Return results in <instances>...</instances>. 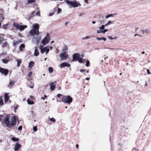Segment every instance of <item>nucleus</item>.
I'll list each match as a JSON object with an SVG mask.
<instances>
[{
	"mask_svg": "<svg viewBox=\"0 0 151 151\" xmlns=\"http://www.w3.org/2000/svg\"><path fill=\"white\" fill-rule=\"evenodd\" d=\"M17 117L14 116L11 119V121L10 122V116L7 115L5 118L4 119L3 122L7 127L11 128L16 124Z\"/></svg>",
	"mask_w": 151,
	"mask_h": 151,
	"instance_id": "1",
	"label": "nucleus"
},
{
	"mask_svg": "<svg viewBox=\"0 0 151 151\" xmlns=\"http://www.w3.org/2000/svg\"><path fill=\"white\" fill-rule=\"evenodd\" d=\"M39 25L37 24H35L33 25V28L29 32V34L32 36L38 35L39 34Z\"/></svg>",
	"mask_w": 151,
	"mask_h": 151,
	"instance_id": "2",
	"label": "nucleus"
},
{
	"mask_svg": "<svg viewBox=\"0 0 151 151\" xmlns=\"http://www.w3.org/2000/svg\"><path fill=\"white\" fill-rule=\"evenodd\" d=\"M73 101L72 97L70 96H63L61 99V101L62 102L68 104H70Z\"/></svg>",
	"mask_w": 151,
	"mask_h": 151,
	"instance_id": "3",
	"label": "nucleus"
},
{
	"mask_svg": "<svg viewBox=\"0 0 151 151\" xmlns=\"http://www.w3.org/2000/svg\"><path fill=\"white\" fill-rule=\"evenodd\" d=\"M66 3L69 5V7L71 8V7L75 8L77 7L79 5V4L76 1H70L68 0L66 1Z\"/></svg>",
	"mask_w": 151,
	"mask_h": 151,
	"instance_id": "4",
	"label": "nucleus"
},
{
	"mask_svg": "<svg viewBox=\"0 0 151 151\" xmlns=\"http://www.w3.org/2000/svg\"><path fill=\"white\" fill-rule=\"evenodd\" d=\"M50 36L48 33H47V35L44 39L42 40V43L43 45H45L47 43L49 42L50 40Z\"/></svg>",
	"mask_w": 151,
	"mask_h": 151,
	"instance_id": "5",
	"label": "nucleus"
},
{
	"mask_svg": "<svg viewBox=\"0 0 151 151\" xmlns=\"http://www.w3.org/2000/svg\"><path fill=\"white\" fill-rule=\"evenodd\" d=\"M60 57L61 60H65L67 59L68 58V52L65 51L64 52L60 53Z\"/></svg>",
	"mask_w": 151,
	"mask_h": 151,
	"instance_id": "6",
	"label": "nucleus"
},
{
	"mask_svg": "<svg viewBox=\"0 0 151 151\" xmlns=\"http://www.w3.org/2000/svg\"><path fill=\"white\" fill-rule=\"evenodd\" d=\"M14 26L17 29H19L20 31L23 30L25 29L27 27V26L26 25H20L17 23H14Z\"/></svg>",
	"mask_w": 151,
	"mask_h": 151,
	"instance_id": "7",
	"label": "nucleus"
},
{
	"mask_svg": "<svg viewBox=\"0 0 151 151\" xmlns=\"http://www.w3.org/2000/svg\"><path fill=\"white\" fill-rule=\"evenodd\" d=\"M33 37L32 39V41L35 44H37L38 43L40 40L41 39V36L38 35L33 36Z\"/></svg>",
	"mask_w": 151,
	"mask_h": 151,
	"instance_id": "8",
	"label": "nucleus"
},
{
	"mask_svg": "<svg viewBox=\"0 0 151 151\" xmlns=\"http://www.w3.org/2000/svg\"><path fill=\"white\" fill-rule=\"evenodd\" d=\"M9 71L7 69H5L2 68H0V73L4 76H6L7 75Z\"/></svg>",
	"mask_w": 151,
	"mask_h": 151,
	"instance_id": "9",
	"label": "nucleus"
},
{
	"mask_svg": "<svg viewBox=\"0 0 151 151\" xmlns=\"http://www.w3.org/2000/svg\"><path fill=\"white\" fill-rule=\"evenodd\" d=\"M0 44L1 45L2 47L3 48L8 45V43L5 40L2 39L0 40Z\"/></svg>",
	"mask_w": 151,
	"mask_h": 151,
	"instance_id": "10",
	"label": "nucleus"
},
{
	"mask_svg": "<svg viewBox=\"0 0 151 151\" xmlns=\"http://www.w3.org/2000/svg\"><path fill=\"white\" fill-rule=\"evenodd\" d=\"M80 54L78 53H75L73 55V60L74 61H77L79 58Z\"/></svg>",
	"mask_w": 151,
	"mask_h": 151,
	"instance_id": "11",
	"label": "nucleus"
},
{
	"mask_svg": "<svg viewBox=\"0 0 151 151\" xmlns=\"http://www.w3.org/2000/svg\"><path fill=\"white\" fill-rule=\"evenodd\" d=\"M56 84V82L55 81L52 82L50 84V89L51 91H53L54 90L55 87V85Z\"/></svg>",
	"mask_w": 151,
	"mask_h": 151,
	"instance_id": "12",
	"label": "nucleus"
},
{
	"mask_svg": "<svg viewBox=\"0 0 151 151\" xmlns=\"http://www.w3.org/2000/svg\"><path fill=\"white\" fill-rule=\"evenodd\" d=\"M21 145L17 142L15 145L14 150L15 151H18L21 148Z\"/></svg>",
	"mask_w": 151,
	"mask_h": 151,
	"instance_id": "13",
	"label": "nucleus"
},
{
	"mask_svg": "<svg viewBox=\"0 0 151 151\" xmlns=\"http://www.w3.org/2000/svg\"><path fill=\"white\" fill-rule=\"evenodd\" d=\"M70 64L67 62H64L61 63L60 65V68H63L65 67H69L70 66Z\"/></svg>",
	"mask_w": 151,
	"mask_h": 151,
	"instance_id": "14",
	"label": "nucleus"
},
{
	"mask_svg": "<svg viewBox=\"0 0 151 151\" xmlns=\"http://www.w3.org/2000/svg\"><path fill=\"white\" fill-rule=\"evenodd\" d=\"M140 31L144 34L150 33V30L149 29H147L145 30L142 29Z\"/></svg>",
	"mask_w": 151,
	"mask_h": 151,
	"instance_id": "15",
	"label": "nucleus"
},
{
	"mask_svg": "<svg viewBox=\"0 0 151 151\" xmlns=\"http://www.w3.org/2000/svg\"><path fill=\"white\" fill-rule=\"evenodd\" d=\"M44 49L43 50V52L42 53H41L42 54H43L44 53V52H45V54L47 55L49 51V48L48 47H45L43 48Z\"/></svg>",
	"mask_w": 151,
	"mask_h": 151,
	"instance_id": "16",
	"label": "nucleus"
},
{
	"mask_svg": "<svg viewBox=\"0 0 151 151\" xmlns=\"http://www.w3.org/2000/svg\"><path fill=\"white\" fill-rule=\"evenodd\" d=\"M9 57H7L6 58L3 59L2 60V62L4 63H7L9 61Z\"/></svg>",
	"mask_w": 151,
	"mask_h": 151,
	"instance_id": "17",
	"label": "nucleus"
},
{
	"mask_svg": "<svg viewBox=\"0 0 151 151\" xmlns=\"http://www.w3.org/2000/svg\"><path fill=\"white\" fill-rule=\"evenodd\" d=\"M39 52L37 49L36 47H35V52L34 53V55L36 56H37L39 55Z\"/></svg>",
	"mask_w": 151,
	"mask_h": 151,
	"instance_id": "18",
	"label": "nucleus"
},
{
	"mask_svg": "<svg viewBox=\"0 0 151 151\" xmlns=\"http://www.w3.org/2000/svg\"><path fill=\"white\" fill-rule=\"evenodd\" d=\"M4 101L5 102H7L9 99V96H8V93H6L4 94Z\"/></svg>",
	"mask_w": 151,
	"mask_h": 151,
	"instance_id": "19",
	"label": "nucleus"
},
{
	"mask_svg": "<svg viewBox=\"0 0 151 151\" xmlns=\"http://www.w3.org/2000/svg\"><path fill=\"white\" fill-rule=\"evenodd\" d=\"M34 62L33 61H31L29 63L28 67L31 68L34 65Z\"/></svg>",
	"mask_w": 151,
	"mask_h": 151,
	"instance_id": "20",
	"label": "nucleus"
},
{
	"mask_svg": "<svg viewBox=\"0 0 151 151\" xmlns=\"http://www.w3.org/2000/svg\"><path fill=\"white\" fill-rule=\"evenodd\" d=\"M25 47V45L23 44H21L19 47V50L20 51H22L23 50V48Z\"/></svg>",
	"mask_w": 151,
	"mask_h": 151,
	"instance_id": "21",
	"label": "nucleus"
},
{
	"mask_svg": "<svg viewBox=\"0 0 151 151\" xmlns=\"http://www.w3.org/2000/svg\"><path fill=\"white\" fill-rule=\"evenodd\" d=\"M27 102L29 104L32 105L34 103V102L33 101H31L29 99H27Z\"/></svg>",
	"mask_w": 151,
	"mask_h": 151,
	"instance_id": "22",
	"label": "nucleus"
},
{
	"mask_svg": "<svg viewBox=\"0 0 151 151\" xmlns=\"http://www.w3.org/2000/svg\"><path fill=\"white\" fill-rule=\"evenodd\" d=\"M17 66L18 67L19 66L22 62V60L21 59H18L17 60Z\"/></svg>",
	"mask_w": 151,
	"mask_h": 151,
	"instance_id": "23",
	"label": "nucleus"
},
{
	"mask_svg": "<svg viewBox=\"0 0 151 151\" xmlns=\"http://www.w3.org/2000/svg\"><path fill=\"white\" fill-rule=\"evenodd\" d=\"M14 81H13L10 80V81L9 83V85H8V87H9V86L13 85L14 83Z\"/></svg>",
	"mask_w": 151,
	"mask_h": 151,
	"instance_id": "24",
	"label": "nucleus"
},
{
	"mask_svg": "<svg viewBox=\"0 0 151 151\" xmlns=\"http://www.w3.org/2000/svg\"><path fill=\"white\" fill-rule=\"evenodd\" d=\"M11 139L14 142H18L19 140V139L18 138H16L14 137H12L11 138Z\"/></svg>",
	"mask_w": 151,
	"mask_h": 151,
	"instance_id": "25",
	"label": "nucleus"
},
{
	"mask_svg": "<svg viewBox=\"0 0 151 151\" xmlns=\"http://www.w3.org/2000/svg\"><path fill=\"white\" fill-rule=\"evenodd\" d=\"M19 43V41H14L13 42V46H15L16 45H18Z\"/></svg>",
	"mask_w": 151,
	"mask_h": 151,
	"instance_id": "26",
	"label": "nucleus"
},
{
	"mask_svg": "<svg viewBox=\"0 0 151 151\" xmlns=\"http://www.w3.org/2000/svg\"><path fill=\"white\" fill-rule=\"evenodd\" d=\"M49 72L50 73H52L53 71V69L52 67H50L48 68Z\"/></svg>",
	"mask_w": 151,
	"mask_h": 151,
	"instance_id": "27",
	"label": "nucleus"
},
{
	"mask_svg": "<svg viewBox=\"0 0 151 151\" xmlns=\"http://www.w3.org/2000/svg\"><path fill=\"white\" fill-rule=\"evenodd\" d=\"M82 58L83 56L82 55H81L80 56L79 58L78 59V60L79 62L80 63H82Z\"/></svg>",
	"mask_w": 151,
	"mask_h": 151,
	"instance_id": "28",
	"label": "nucleus"
},
{
	"mask_svg": "<svg viewBox=\"0 0 151 151\" xmlns=\"http://www.w3.org/2000/svg\"><path fill=\"white\" fill-rule=\"evenodd\" d=\"M43 45H40L39 47V48L40 50V52L41 53H42L43 52V50L44 49Z\"/></svg>",
	"mask_w": 151,
	"mask_h": 151,
	"instance_id": "29",
	"label": "nucleus"
},
{
	"mask_svg": "<svg viewBox=\"0 0 151 151\" xmlns=\"http://www.w3.org/2000/svg\"><path fill=\"white\" fill-rule=\"evenodd\" d=\"M8 24H4L2 25V28L4 29H6L8 28Z\"/></svg>",
	"mask_w": 151,
	"mask_h": 151,
	"instance_id": "30",
	"label": "nucleus"
},
{
	"mask_svg": "<svg viewBox=\"0 0 151 151\" xmlns=\"http://www.w3.org/2000/svg\"><path fill=\"white\" fill-rule=\"evenodd\" d=\"M96 39L98 40H103L104 41H106V39L105 37H101V38L97 37Z\"/></svg>",
	"mask_w": 151,
	"mask_h": 151,
	"instance_id": "31",
	"label": "nucleus"
},
{
	"mask_svg": "<svg viewBox=\"0 0 151 151\" xmlns=\"http://www.w3.org/2000/svg\"><path fill=\"white\" fill-rule=\"evenodd\" d=\"M68 49V48L67 46L65 45H64V46H63V48L62 50L63 51H64V50H67Z\"/></svg>",
	"mask_w": 151,
	"mask_h": 151,
	"instance_id": "32",
	"label": "nucleus"
},
{
	"mask_svg": "<svg viewBox=\"0 0 151 151\" xmlns=\"http://www.w3.org/2000/svg\"><path fill=\"white\" fill-rule=\"evenodd\" d=\"M49 119L50 120L51 122H55L56 121L55 119L53 118H49Z\"/></svg>",
	"mask_w": 151,
	"mask_h": 151,
	"instance_id": "33",
	"label": "nucleus"
},
{
	"mask_svg": "<svg viewBox=\"0 0 151 151\" xmlns=\"http://www.w3.org/2000/svg\"><path fill=\"white\" fill-rule=\"evenodd\" d=\"M105 28V25H102L101 26L99 27V29L101 30H103Z\"/></svg>",
	"mask_w": 151,
	"mask_h": 151,
	"instance_id": "34",
	"label": "nucleus"
},
{
	"mask_svg": "<svg viewBox=\"0 0 151 151\" xmlns=\"http://www.w3.org/2000/svg\"><path fill=\"white\" fill-rule=\"evenodd\" d=\"M89 38H90V37L89 36H86V37L82 38V40H86V39H89Z\"/></svg>",
	"mask_w": 151,
	"mask_h": 151,
	"instance_id": "35",
	"label": "nucleus"
},
{
	"mask_svg": "<svg viewBox=\"0 0 151 151\" xmlns=\"http://www.w3.org/2000/svg\"><path fill=\"white\" fill-rule=\"evenodd\" d=\"M89 62L88 60H87L86 61V66L88 67L89 66Z\"/></svg>",
	"mask_w": 151,
	"mask_h": 151,
	"instance_id": "36",
	"label": "nucleus"
},
{
	"mask_svg": "<svg viewBox=\"0 0 151 151\" xmlns=\"http://www.w3.org/2000/svg\"><path fill=\"white\" fill-rule=\"evenodd\" d=\"M35 1L34 0H28V3H31L34 2Z\"/></svg>",
	"mask_w": 151,
	"mask_h": 151,
	"instance_id": "37",
	"label": "nucleus"
},
{
	"mask_svg": "<svg viewBox=\"0 0 151 151\" xmlns=\"http://www.w3.org/2000/svg\"><path fill=\"white\" fill-rule=\"evenodd\" d=\"M33 131L34 132H36L37 130V126L34 127L33 128Z\"/></svg>",
	"mask_w": 151,
	"mask_h": 151,
	"instance_id": "38",
	"label": "nucleus"
},
{
	"mask_svg": "<svg viewBox=\"0 0 151 151\" xmlns=\"http://www.w3.org/2000/svg\"><path fill=\"white\" fill-rule=\"evenodd\" d=\"M61 12V9L60 8H58V9L57 13L59 14V13H60Z\"/></svg>",
	"mask_w": 151,
	"mask_h": 151,
	"instance_id": "39",
	"label": "nucleus"
},
{
	"mask_svg": "<svg viewBox=\"0 0 151 151\" xmlns=\"http://www.w3.org/2000/svg\"><path fill=\"white\" fill-rule=\"evenodd\" d=\"M32 72H30L29 74H28L27 75V76L29 77H30V76H31L32 75Z\"/></svg>",
	"mask_w": 151,
	"mask_h": 151,
	"instance_id": "40",
	"label": "nucleus"
},
{
	"mask_svg": "<svg viewBox=\"0 0 151 151\" xmlns=\"http://www.w3.org/2000/svg\"><path fill=\"white\" fill-rule=\"evenodd\" d=\"M114 23V21H109L107 23L109 25L110 24H113Z\"/></svg>",
	"mask_w": 151,
	"mask_h": 151,
	"instance_id": "41",
	"label": "nucleus"
},
{
	"mask_svg": "<svg viewBox=\"0 0 151 151\" xmlns=\"http://www.w3.org/2000/svg\"><path fill=\"white\" fill-rule=\"evenodd\" d=\"M108 30L107 29H105L104 30H102V33L104 34L105 33V32L107 31Z\"/></svg>",
	"mask_w": 151,
	"mask_h": 151,
	"instance_id": "42",
	"label": "nucleus"
},
{
	"mask_svg": "<svg viewBox=\"0 0 151 151\" xmlns=\"http://www.w3.org/2000/svg\"><path fill=\"white\" fill-rule=\"evenodd\" d=\"M22 129V126L21 125H20L19 126L18 128V129L19 130H21Z\"/></svg>",
	"mask_w": 151,
	"mask_h": 151,
	"instance_id": "43",
	"label": "nucleus"
},
{
	"mask_svg": "<svg viewBox=\"0 0 151 151\" xmlns=\"http://www.w3.org/2000/svg\"><path fill=\"white\" fill-rule=\"evenodd\" d=\"M62 96V95L61 94H60V93H58V94L57 95V96L58 97V98H60V97H61V96Z\"/></svg>",
	"mask_w": 151,
	"mask_h": 151,
	"instance_id": "44",
	"label": "nucleus"
},
{
	"mask_svg": "<svg viewBox=\"0 0 151 151\" xmlns=\"http://www.w3.org/2000/svg\"><path fill=\"white\" fill-rule=\"evenodd\" d=\"M6 53H2L0 54V56H4V55L6 54Z\"/></svg>",
	"mask_w": 151,
	"mask_h": 151,
	"instance_id": "45",
	"label": "nucleus"
},
{
	"mask_svg": "<svg viewBox=\"0 0 151 151\" xmlns=\"http://www.w3.org/2000/svg\"><path fill=\"white\" fill-rule=\"evenodd\" d=\"M115 14H109L108 15H109V17H113V15H115Z\"/></svg>",
	"mask_w": 151,
	"mask_h": 151,
	"instance_id": "46",
	"label": "nucleus"
},
{
	"mask_svg": "<svg viewBox=\"0 0 151 151\" xmlns=\"http://www.w3.org/2000/svg\"><path fill=\"white\" fill-rule=\"evenodd\" d=\"M4 104V103L3 101L1 100L0 101V105H3Z\"/></svg>",
	"mask_w": 151,
	"mask_h": 151,
	"instance_id": "47",
	"label": "nucleus"
},
{
	"mask_svg": "<svg viewBox=\"0 0 151 151\" xmlns=\"http://www.w3.org/2000/svg\"><path fill=\"white\" fill-rule=\"evenodd\" d=\"M36 15H37V16H40V12L39 11L36 14Z\"/></svg>",
	"mask_w": 151,
	"mask_h": 151,
	"instance_id": "48",
	"label": "nucleus"
},
{
	"mask_svg": "<svg viewBox=\"0 0 151 151\" xmlns=\"http://www.w3.org/2000/svg\"><path fill=\"white\" fill-rule=\"evenodd\" d=\"M147 73L148 74H151V73L150 72V70L149 69H147Z\"/></svg>",
	"mask_w": 151,
	"mask_h": 151,
	"instance_id": "49",
	"label": "nucleus"
},
{
	"mask_svg": "<svg viewBox=\"0 0 151 151\" xmlns=\"http://www.w3.org/2000/svg\"><path fill=\"white\" fill-rule=\"evenodd\" d=\"M34 12H32V13L31 14V15L30 16V18L29 19H31L32 18V16L33 14L34 13Z\"/></svg>",
	"mask_w": 151,
	"mask_h": 151,
	"instance_id": "50",
	"label": "nucleus"
},
{
	"mask_svg": "<svg viewBox=\"0 0 151 151\" xmlns=\"http://www.w3.org/2000/svg\"><path fill=\"white\" fill-rule=\"evenodd\" d=\"M97 32L98 33H102V30H97Z\"/></svg>",
	"mask_w": 151,
	"mask_h": 151,
	"instance_id": "51",
	"label": "nucleus"
},
{
	"mask_svg": "<svg viewBox=\"0 0 151 151\" xmlns=\"http://www.w3.org/2000/svg\"><path fill=\"white\" fill-rule=\"evenodd\" d=\"M3 116L2 115H0V121H1L2 119V118H3Z\"/></svg>",
	"mask_w": 151,
	"mask_h": 151,
	"instance_id": "52",
	"label": "nucleus"
},
{
	"mask_svg": "<svg viewBox=\"0 0 151 151\" xmlns=\"http://www.w3.org/2000/svg\"><path fill=\"white\" fill-rule=\"evenodd\" d=\"M108 37L109 39H110L111 40H113V38L112 37H111V36H108Z\"/></svg>",
	"mask_w": 151,
	"mask_h": 151,
	"instance_id": "53",
	"label": "nucleus"
},
{
	"mask_svg": "<svg viewBox=\"0 0 151 151\" xmlns=\"http://www.w3.org/2000/svg\"><path fill=\"white\" fill-rule=\"evenodd\" d=\"M104 48H106V49H110V50H114V48H106V47H105Z\"/></svg>",
	"mask_w": 151,
	"mask_h": 151,
	"instance_id": "54",
	"label": "nucleus"
},
{
	"mask_svg": "<svg viewBox=\"0 0 151 151\" xmlns=\"http://www.w3.org/2000/svg\"><path fill=\"white\" fill-rule=\"evenodd\" d=\"M137 36H140V37H141V35H139V34H135V35H134V36L135 37Z\"/></svg>",
	"mask_w": 151,
	"mask_h": 151,
	"instance_id": "55",
	"label": "nucleus"
},
{
	"mask_svg": "<svg viewBox=\"0 0 151 151\" xmlns=\"http://www.w3.org/2000/svg\"><path fill=\"white\" fill-rule=\"evenodd\" d=\"M54 14V13H50L49 14V16H52Z\"/></svg>",
	"mask_w": 151,
	"mask_h": 151,
	"instance_id": "56",
	"label": "nucleus"
},
{
	"mask_svg": "<svg viewBox=\"0 0 151 151\" xmlns=\"http://www.w3.org/2000/svg\"><path fill=\"white\" fill-rule=\"evenodd\" d=\"M84 14V13H81L79 15V17H81V16H82Z\"/></svg>",
	"mask_w": 151,
	"mask_h": 151,
	"instance_id": "57",
	"label": "nucleus"
},
{
	"mask_svg": "<svg viewBox=\"0 0 151 151\" xmlns=\"http://www.w3.org/2000/svg\"><path fill=\"white\" fill-rule=\"evenodd\" d=\"M86 70V69H81L80 70V71L81 72H82L83 71H85Z\"/></svg>",
	"mask_w": 151,
	"mask_h": 151,
	"instance_id": "58",
	"label": "nucleus"
},
{
	"mask_svg": "<svg viewBox=\"0 0 151 151\" xmlns=\"http://www.w3.org/2000/svg\"><path fill=\"white\" fill-rule=\"evenodd\" d=\"M18 109V108H17V106L15 107H14V109H15V112H16V109Z\"/></svg>",
	"mask_w": 151,
	"mask_h": 151,
	"instance_id": "59",
	"label": "nucleus"
},
{
	"mask_svg": "<svg viewBox=\"0 0 151 151\" xmlns=\"http://www.w3.org/2000/svg\"><path fill=\"white\" fill-rule=\"evenodd\" d=\"M109 16L108 15H106V17H105V18H106V19H107V18H109Z\"/></svg>",
	"mask_w": 151,
	"mask_h": 151,
	"instance_id": "60",
	"label": "nucleus"
},
{
	"mask_svg": "<svg viewBox=\"0 0 151 151\" xmlns=\"http://www.w3.org/2000/svg\"><path fill=\"white\" fill-rule=\"evenodd\" d=\"M90 79V78H86V80H88V81Z\"/></svg>",
	"mask_w": 151,
	"mask_h": 151,
	"instance_id": "61",
	"label": "nucleus"
},
{
	"mask_svg": "<svg viewBox=\"0 0 151 151\" xmlns=\"http://www.w3.org/2000/svg\"><path fill=\"white\" fill-rule=\"evenodd\" d=\"M134 150H137H137H138V149L136 150V148H134L133 149V151H134Z\"/></svg>",
	"mask_w": 151,
	"mask_h": 151,
	"instance_id": "62",
	"label": "nucleus"
},
{
	"mask_svg": "<svg viewBox=\"0 0 151 151\" xmlns=\"http://www.w3.org/2000/svg\"><path fill=\"white\" fill-rule=\"evenodd\" d=\"M2 18V20H3L4 19V17L3 16H1V18Z\"/></svg>",
	"mask_w": 151,
	"mask_h": 151,
	"instance_id": "63",
	"label": "nucleus"
},
{
	"mask_svg": "<svg viewBox=\"0 0 151 151\" xmlns=\"http://www.w3.org/2000/svg\"><path fill=\"white\" fill-rule=\"evenodd\" d=\"M78 144H76V147L77 148H78Z\"/></svg>",
	"mask_w": 151,
	"mask_h": 151,
	"instance_id": "64",
	"label": "nucleus"
}]
</instances>
